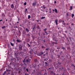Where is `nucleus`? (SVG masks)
<instances>
[{
    "instance_id": "obj_35",
    "label": "nucleus",
    "mask_w": 75,
    "mask_h": 75,
    "mask_svg": "<svg viewBox=\"0 0 75 75\" xmlns=\"http://www.w3.org/2000/svg\"><path fill=\"white\" fill-rule=\"evenodd\" d=\"M64 25H65V23H64Z\"/></svg>"
},
{
    "instance_id": "obj_4",
    "label": "nucleus",
    "mask_w": 75,
    "mask_h": 75,
    "mask_svg": "<svg viewBox=\"0 0 75 75\" xmlns=\"http://www.w3.org/2000/svg\"><path fill=\"white\" fill-rule=\"evenodd\" d=\"M11 7L12 8H14V6H13V4H12L11 5Z\"/></svg>"
},
{
    "instance_id": "obj_5",
    "label": "nucleus",
    "mask_w": 75,
    "mask_h": 75,
    "mask_svg": "<svg viewBox=\"0 0 75 75\" xmlns=\"http://www.w3.org/2000/svg\"><path fill=\"white\" fill-rule=\"evenodd\" d=\"M10 43H11V45H12V46H14V44L12 43H11V42Z\"/></svg>"
},
{
    "instance_id": "obj_13",
    "label": "nucleus",
    "mask_w": 75,
    "mask_h": 75,
    "mask_svg": "<svg viewBox=\"0 0 75 75\" xmlns=\"http://www.w3.org/2000/svg\"><path fill=\"white\" fill-rule=\"evenodd\" d=\"M30 61V60H27V61H26L27 62H29Z\"/></svg>"
},
{
    "instance_id": "obj_38",
    "label": "nucleus",
    "mask_w": 75,
    "mask_h": 75,
    "mask_svg": "<svg viewBox=\"0 0 75 75\" xmlns=\"http://www.w3.org/2000/svg\"><path fill=\"white\" fill-rule=\"evenodd\" d=\"M29 47H30V45H29Z\"/></svg>"
},
{
    "instance_id": "obj_24",
    "label": "nucleus",
    "mask_w": 75,
    "mask_h": 75,
    "mask_svg": "<svg viewBox=\"0 0 75 75\" xmlns=\"http://www.w3.org/2000/svg\"><path fill=\"white\" fill-rule=\"evenodd\" d=\"M46 50H48V49H46Z\"/></svg>"
},
{
    "instance_id": "obj_34",
    "label": "nucleus",
    "mask_w": 75,
    "mask_h": 75,
    "mask_svg": "<svg viewBox=\"0 0 75 75\" xmlns=\"http://www.w3.org/2000/svg\"><path fill=\"white\" fill-rule=\"evenodd\" d=\"M64 22V21H63V22Z\"/></svg>"
},
{
    "instance_id": "obj_23",
    "label": "nucleus",
    "mask_w": 75,
    "mask_h": 75,
    "mask_svg": "<svg viewBox=\"0 0 75 75\" xmlns=\"http://www.w3.org/2000/svg\"><path fill=\"white\" fill-rule=\"evenodd\" d=\"M52 11H55L54 9L52 10Z\"/></svg>"
},
{
    "instance_id": "obj_36",
    "label": "nucleus",
    "mask_w": 75,
    "mask_h": 75,
    "mask_svg": "<svg viewBox=\"0 0 75 75\" xmlns=\"http://www.w3.org/2000/svg\"><path fill=\"white\" fill-rule=\"evenodd\" d=\"M44 56H45V54H44Z\"/></svg>"
},
{
    "instance_id": "obj_2",
    "label": "nucleus",
    "mask_w": 75,
    "mask_h": 75,
    "mask_svg": "<svg viewBox=\"0 0 75 75\" xmlns=\"http://www.w3.org/2000/svg\"><path fill=\"white\" fill-rule=\"evenodd\" d=\"M57 23H58V20L56 19L55 21V23H56V25H57Z\"/></svg>"
},
{
    "instance_id": "obj_29",
    "label": "nucleus",
    "mask_w": 75,
    "mask_h": 75,
    "mask_svg": "<svg viewBox=\"0 0 75 75\" xmlns=\"http://www.w3.org/2000/svg\"><path fill=\"white\" fill-rule=\"evenodd\" d=\"M50 10H51V8L50 9Z\"/></svg>"
},
{
    "instance_id": "obj_10",
    "label": "nucleus",
    "mask_w": 75,
    "mask_h": 75,
    "mask_svg": "<svg viewBox=\"0 0 75 75\" xmlns=\"http://www.w3.org/2000/svg\"><path fill=\"white\" fill-rule=\"evenodd\" d=\"M55 11H54L56 12V13H57V10L56 9H55Z\"/></svg>"
},
{
    "instance_id": "obj_26",
    "label": "nucleus",
    "mask_w": 75,
    "mask_h": 75,
    "mask_svg": "<svg viewBox=\"0 0 75 75\" xmlns=\"http://www.w3.org/2000/svg\"><path fill=\"white\" fill-rule=\"evenodd\" d=\"M2 21V20H0V21Z\"/></svg>"
},
{
    "instance_id": "obj_37",
    "label": "nucleus",
    "mask_w": 75,
    "mask_h": 75,
    "mask_svg": "<svg viewBox=\"0 0 75 75\" xmlns=\"http://www.w3.org/2000/svg\"><path fill=\"white\" fill-rule=\"evenodd\" d=\"M41 7H42V6H41Z\"/></svg>"
},
{
    "instance_id": "obj_31",
    "label": "nucleus",
    "mask_w": 75,
    "mask_h": 75,
    "mask_svg": "<svg viewBox=\"0 0 75 75\" xmlns=\"http://www.w3.org/2000/svg\"><path fill=\"white\" fill-rule=\"evenodd\" d=\"M6 21H7V20L6 19Z\"/></svg>"
},
{
    "instance_id": "obj_8",
    "label": "nucleus",
    "mask_w": 75,
    "mask_h": 75,
    "mask_svg": "<svg viewBox=\"0 0 75 75\" xmlns=\"http://www.w3.org/2000/svg\"><path fill=\"white\" fill-rule=\"evenodd\" d=\"M6 28V26H3L2 27V29H4V28Z\"/></svg>"
},
{
    "instance_id": "obj_9",
    "label": "nucleus",
    "mask_w": 75,
    "mask_h": 75,
    "mask_svg": "<svg viewBox=\"0 0 75 75\" xmlns=\"http://www.w3.org/2000/svg\"><path fill=\"white\" fill-rule=\"evenodd\" d=\"M72 6H71L70 10H72Z\"/></svg>"
},
{
    "instance_id": "obj_12",
    "label": "nucleus",
    "mask_w": 75,
    "mask_h": 75,
    "mask_svg": "<svg viewBox=\"0 0 75 75\" xmlns=\"http://www.w3.org/2000/svg\"><path fill=\"white\" fill-rule=\"evenodd\" d=\"M26 31H28V32L29 31V30L28 29L26 28Z\"/></svg>"
},
{
    "instance_id": "obj_25",
    "label": "nucleus",
    "mask_w": 75,
    "mask_h": 75,
    "mask_svg": "<svg viewBox=\"0 0 75 75\" xmlns=\"http://www.w3.org/2000/svg\"><path fill=\"white\" fill-rule=\"evenodd\" d=\"M23 62H25V61H24V60L23 61Z\"/></svg>"
},
{
    "instance_id": "obj_14",
    "label": "nucleus",
    "mask_w": 75,
    "mask_h": 75,
    "mask_svg": "<svg viewBox=\"0 0 75 75\" xmlns=\"http://www.w3.org/2000/svg\"><path fill=\"white\" fill-rule=\"evenodd\" d=\"M74 14H72V18H73L74 17Z\"/></svg>"
},
{
    "instance_id": "obj_19",
    "label": "nucleus",
    "mask_w": 75,
    "mask_h": 75,
    "mask_svg": "<svg viewBox=\"0 0 75 75\" xmlns=\"http://www.w3.org/2000/svg\"><path fill=\"white\" fill-rule=\"evenodd\" d=\"M26 70L27 71V72H28V69H26Z\"/></svg>"
},
{
    "instance_id": "obj_3",
    "label": "nucleus",
    "mask_w": 75,
    "mask_h": 75,
    "mask_svg": "<svg viewBox=\"0 0 75 75\" xmlns=\"http://www.w3.org/2000/svg\"><path fill=\"white\" fill-rule=\"evenodd\" d=\"M35 5H36L35 3H33V6H35Z\"/></svg>"
},
{
    "instance_id": "obj_32",
    "label": "nucleus",
    "mask_w": 75,
    "mask_h": 75,
    "mask_svg": "<svg viewBox=\"0 0 75 75\" xmlns=\"http://www.w3.org/2000/svg\"><path fill=\"white\" fill-rule=\"evenodd\" d=\"M38 22V21H37Z\"/></svg>"
},
{
    "instance_id": "obj_33",
    "label": "nucleus",
    "mask_w": 75,
    "mask_h": 75,
    "mask_svg": "<svg viewBox=\"0 0 75 75\" xmlns=\"http://www.w3.org/2000/svg\"><path fill=\"white\" fill-rule=\"evenodd\" d=\"M17 23H18V22H17Z\"/></svg>"
},
{
    "instance_id": "obj_11",
    "label": "nucleus",
    "mask_w": 75,
    "mask_h": 75,
    "mask_svg": "<svg viewBox=\"0 0 75 75\" xmlns=\"http://www.w3.org/2000/svg\"><path fill=\"white\" fill-rule=\"evenodd\" d=\"M30 16L28 15V19H30Z\"/></svg>"
},
{
    "instance_id": "obj_30",
    "label": "nucleus",
    "mask_w": 75,
    "mask_h": 75,
    "mask_svg": "<svg viewBox=\"0 0 75 75\" xmlns=\"http://www.w3.org/2000/svg\"><path fill=\"white\" fill-rule=\"evenodd\" d=\"M18 21H19V19H18Z\"/></svg>"
},
{
    "instance_id": "obj_7",
    "label": "nucleus",
    "mask_w": 75,
    "mask_h": 75,
    "mask_svg": "<svg viewBox=\"0 0 75 75\" xmlns=\"http://www.w3.org/2000/svg\"><path fill=\"white\" fill-rule=\"evenodd\" d=\"M17 41L18 42H20V40H17Z\"/></svg>"
},
{
    "instance_id": "obj_17",
    "label": "nucleus",
    "mask_w": 75,
    "mask_h": 75,
    "mask_svg": "<svg viewBox=\"0 0 75 75\" xmlns=\"http://www.w3.org/2000/svg\"><path fill=\"white\" fill-rule=\"evenodd\" d=\"M26 4H27V3H26V2H25L24 3V5H26Z\"/></svg>"
},
{
    "instance_id": "obj_27",
    "label": "nucleus",
    "mask_w": 75,
    "mask_h": 75,
    "mask_svg": "<svg viewBox=\"0 0 75 75\" xmlns=\"http://www.w3.org/2000/svg\"><path fill=\"white\" fill-rule=\"evenodd\" d=\"M49 13H51V11H50V12H49Z\"/></svg>"
},
{
    "instance_id": "obj_6",
    "label": "nucleus",
    "mask_w": 75,
    "mask_h": 75,
    "mask_svg": "<svg viewBox=\"0 0 75 75\" xmlns=\"http://www.w3.org/2000/svg\"><path fill=\"white\" fill-rule=\"evenodd\" d=\"M47 30V29H45L44 30V31L45 33H47V32L46 31Z\"/></svg>"
},
{
    "instance_id": "obj_21",
    "label": "nucleus",
    "mask_w": 75,
    "mask_h": 75,
    "mask_svg": "<svg viewBox=\"0 0 75 75\" xmlns=\"http://www.w3.org/2000/svg\"><path fill=\"white\" fill-rule=\"evenodd\" d=\"M67 16H68V13H67Z\"/></svg>"
},
{
    "instance_id": "obj_22",
    "label": "nucleus",
    "mask_w": 75,
    "mask_h": 75,
    "mask_svg": "<svg viewBox=\"0 0 75 75\" xmlns=\"http://www.w3.org/2000/svg\"><path fill=\"white\" fill-rule=\"evenodd\" d=\"M56 1H54V3L55 4H56Z\"/></svg>"
},
{
    "instance_id": "obj_1",
    "label": "nucleus",
    "mask_w": 75,
    "mask_h": 75,
    "mask_svg": "<svg viewBox=\"0 0 75 75\" xmlns=\"http://www.w3.org/2000/svg\"><path fill=\"white\" fill-rule=\"evenodd\" d=\"M43 54V52H40L37 54V55L38 56H41V55H42V54Z\"/></svg>"
},
{
    "instance_id": "obj_28",
    "label": "nucleus",
    "mask_w": 75,
    "mask_h": 75,
    "mask_svg": "<svg viewBox=\"0 0 75 75\" xmlns=\"http://www.w3.org/2000/svg\"><path fill=\"white\" fill-rule=\"evenodd\" d=\"M46 13H47V12H48V11H46Z\"/></svg>"
},
{
    "instance_id": "obj_18",
    "label": "nucleus",
    "mask_w": 75,
    "mask_h": 75,
    "mask_svg": "<svg viewBox=\"0 0 75 75\" xmlns=\"http://www.w3.org/2000/svg\"><path fill=\"white\" fill-rule=\"evenodd\" d=\"M44 18H44V17H42L41 18V19H44Z\"/></svg>"
},
{
    "instance_id": "obj_20",
    "label": "nucleus",
    "mask_w": 75,
    "mask_h": 75,
    "mask_svg": "<svg viewBox=\"0 0 75 75\" xmlns=\"http://www.w3.org/2000/svg\"><path fill=\"white\" fill-rule=\"evenodd\" d=\"M27 9H25V12H26V11H27Z\"/></svg>"
},
{
    "instance_id": "obj_15",
    "label": "nucleus",
    "mask_w": 75,
    "mask_h": 75,
    "mask_svg": "<svg viewBox=\"0 0 75 75\" xmlns=\"http://www.w3.org/2000/svg\"><path fill=\"white\" fill-rule=\"evenodd\" d=\"M43 9H45V8H46V7H45V6H43Z\"/></svg>"
},
{
    "instance_id": "obj_16",
    "label": "nucleus",
    "mask_w": 75,
    "mask_h": 75,
    "mask_svg": "<svg viewBox=\"0 0 75 75\" xmlns=\"http://www.w3.org/2000/svg\"><path fill=\"white\" fill-rule=\"evenodd\" d=\"M6 73V71H5L4 72V73L3 74V75H4V74H5Z\"/></svg>"
}]
</instances>
